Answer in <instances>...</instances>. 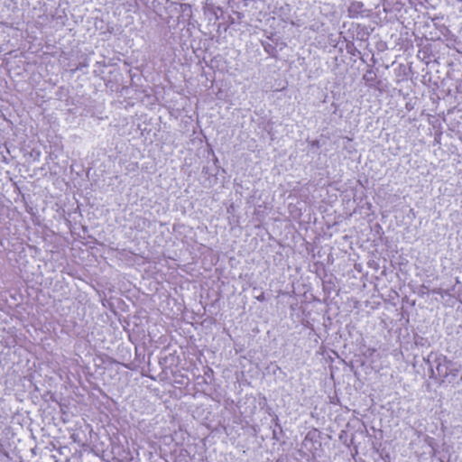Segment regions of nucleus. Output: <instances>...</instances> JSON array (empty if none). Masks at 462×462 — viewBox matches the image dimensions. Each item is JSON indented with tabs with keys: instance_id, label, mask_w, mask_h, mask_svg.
Wrapping results in <instances>:
<instances>
[{
	"instance_id": "f257e3e1",
	"label": "nucleus",
	"mask_w": 462,
	"mask_h": 462,
	"mask_svg": "<svg viewBox=\"0 0 462 462\" xmlns=\"http://www.w3.org/2000/svg\"><path fill=\"white\" fill-rule=\"evenodd\" d=\"M423 360L430 367V378L434 379L439 385L455 386L462 382L460 363L438 352H430Z\"/></svg>"
},
{
	"instance_id": "f03ea898",
	"label": "nucleus",
	"mask_w": 462,
	"mask_h": 462,
	"mask_svg": "<svg viewBox=\"0 0 462 462\" xmlns=\"http://www.w3.org/2000/svg\"><path fill=\"white\" fill-rule=\"evenodd\" d=\"M277 31L271 32L266 40L262 42L264 51L271 56L274 57L279 51H282L286 43L280 40Z\"/></svg>"
},
{
	"instance_id": "7ed1b4c3",
	"label": "nucleus",
	"mask_w": 462,
	"mask_h": 462,
	"mask_svg": "<svg viewBox=\"0 0 462 462\" xmlns=\"http://www.w3.org/2000/svg\"><path fill=\"white\" fill-rule=\"evenodd\" d=\"M449 32L450 31H447V33L444 34V39H442V41L448 48H453L458 52L462 51V41L455 38L453 35H450Z\"/></svg>"
},
{
	"instance_id": "20e7f679",
	"label": "nucleus",
	"mask_w": 462,
	"mask_h": 462,
	"mask_svg": "<svg viewBox=\"0 0 462 462\" xmlns=\"http://www.w3.org/2000/svg\"><path fill=\"white\" fill-rule=\"evenodd\" d=\"M364 5L359 2H355L350 5L348 7V16L349 17H357L364 12Z\"/></svg>"
},
{
	"instance_id": "39448f33",
	"label": "nucleus",
	"mask_w": 462,
	"mask_h": 462,
	"mask_svg": "<svg viewBox=\"0 0 462 462\" xmlns=\"http://www.w3.org/2000/svg\"><path fill=\"white\" fill-rule=\"evenodd\" d=\"M273 420L275 421L276 426H279V423H278V421H279V418H278V416H277V415H275V416H274Z\"/></svg>"
},
{
	"instance_id": "423d86ee",
	"label": "nucleus",
	"mask_w": 462,
	"mask_h": 462,
	"mask_svg": "<svg viewBox=\"0 0 462 462\" xmlns=\"http://www.w3.org/2000/svg\"><path fill=\"white\" fill-rule=\"evenodd\" d=\"M338 35H339V38L343 37L345 39V41L346 40V36H343V32L342 31L339 32Z\"/></svg>"
},
{
	"instance_id": "0eeeda50",
	"label": "nucleus",
	"mask_w": 462,
	"mask_h": 462,
	"mask_svg": "<svg viewBox=\"0 0 462 462\" xmlns=\"http://www.w3.org/2000/svg\"><path fill=\"white\" fill-rule=\"evenodd\" d=\"M364 79L366 80V81L372 80V79H368V75H365L364 76Z\"/></svg>"
},
{
	"instance_id": "6e6552de",
	"label": "nucleus",
	"mask_w": 462,
	"mask_h": 462,
	"mask_svg": "<svg viewBox=\"0 0 462 462\" xmlns=\"http://www.w3.org/2000/svg\"><path fill=\"white\" fill-rule=\"evenodd\" d=\"M181 6H182V7H184L185 9H187V8H190V6H189V5H182Z\"/></svg>"
},
{
	"instance_id": "1a4fd4ad",
	"label": "nucleus",
	"mask_w": 462,
	"mask_h": 462,
	"mask_svg": "<svg viewBox=\"0 0 462 462\" xmlns=\"http://www.w3.org/2000/svg\"><path fill=\"white\" fill-rule=\"evenodd\" d=\"M71 439H73V440L76 441L77 437L75 436V434L71 435Z\"/></svg>"
},
{
	"instance_id": "9d476101",
	"label": "nucleus",
	"mask_w": 462,
	"mask_h": 462,
	"mask_svg": "<svg viewBox=\"0 0 462 462\" xmlns=\"http://www.w3.org/2000/svg\"><path fill=\"white\" fill-rule=\"evenodd\" d=\"M337 42L336 41H333V45L337 46Z\"/></svg>"
},
{
	"instance_id": "9b49d317",
	"label": "nucleus",
	"mask_w": 462,
	"mask_h": 462,
	"mask_svg": "<svg viewBox=\"0 0 462 462\" xmlns=\"http://www.w3.org/2000/svg\"><path fill=\"white\" fill-rule=\"evenodd\" d=\"M433 292H434V293H439V291H437V290H433Z\"/></svg>"
}]
</instances>
